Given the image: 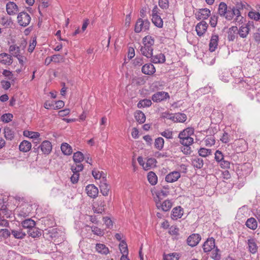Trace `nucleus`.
I'll use <instances>...</instances> for the list:
<instances>
[{"label":"nucleus","mask_w":260,"mask_h":260,"mask_svg":"<svg viewBox=\"0 0 260 260\" xmlns=\"http://www.w3.org/2000/svg\"><path fill=\"white\" fill-rule=\"evenodd\" d=\"M0 23L5 27H8L12 24V22L10 18L8 17H2L1 19Z\"/></svg>","instance_id":"obj_53"},{"label":"nucleus","mask_w":260,"mask_h":260,"mask_svg":"<svg viewBox=\"0 0 260 260\" xmlns=\"http://www.w3.org/2000/svg\"><path fill=\"white\" fill-rule=\"evenodd\" d=\"M158 5L162 9H167L169 7V1L159 0Z\"/></svg>","instance_id":"obj_64"},{"label":"nucleus","mask_w":260,"mask_h":260,"mask_svg":"<svg viewBox=\"0 0 260 260\" xmlns=\"http://www.w3.org/2000/svg\"><path fill=\"white\" fill-rule=\"evenodd\" d=\"M0 62L5 65H10L13 62L12 56L6 53L0 54Z\"/></svg>","instance_id":"obj_19"},{"label":"nucleus","mask_w":260,"mask_h":260,"mask_svg":"<svg viewBox=\"0 0 260 260\" xmlns=\"http://www.w3.org/2000/svg\"><path fill=\"white\" fill-rule=\"evenodd\" d=\"M156 160L154 158H150L147 159L144 165V170H148L155 166Z\"/></svg>","instance_id":"obj_34"},{"label":"nucleus","mask_w":260,"mask_h":260,"mask_svg":"<svg viewBox=\"0 0 260 260\" xmlns=\"http://www.w3.org/2000/svg\"><path fill=\"white\" fill-rule=\"evenodd\" d=\"M28 234L32 238H36L39 237L41 233L38 229L34 226L28 230Z\"/></svg>","instance_id":"obj_39"},{"label":"nucleus","mask_w":260,"mask_h":260,"mask_svg":"<svg viewBox=\"0 0 260 260\" xmlns=\"http://www.w3.org/2000/svg\"><path fill=\"white\" fill-rule=\"evenodd\" d=\"M170 96L168 92L159 91L155 93L152 95V100L154 102H160L164 100L169 99Z\"/></svg>","instance_id":"obj_7"},{"label":"nucleus","mask_w":260,"mask_h":260,"mask_svg":"<svg viewBox=\"0 0 260 260\" xmlns=\"http://www.w3.org/2000/svg\"><path fill=\"white\" fill-rule=\"evenodd\" d=\"M95 249L99 253L103 254H107L109 252L108 248L103 244H97Z\"/></svg>","instance_id":"obj_32"},{"label":"nucleus","mask_w":260,"mask_h":260,"mask_svg":"<svg viewBox=\"0 0 260 260\" xmlns=\"http://www.w3.org/2000/svg\"><path fill=\"white\" fill-rule=\"evenodd\" d=\"M248 15L251 19L255 21H258L260 18V13L259 12L250 11Z\"/></svg>","instance_id":"obj_56"},{"label":"nucleus","mask_w":260,"mask_h":260,"mask_svg":"<svg viewBox=\"0 0 260 260\" xmlns=\"http://www.w3.org/2000/svg\"><path fill=\"white\" fill-rule=\"evenodd\" d=\"M9 50L12 54H15L16 56L19 54V48L16 45H11L9 48Z\"/></svg>","instance_id":"obj_63"},{"label":"nucleus","mask_w":260,"mask_h":260,"mask_svg":"<svg viewBox=\"0 0 260 260\" xmlns=\"http://www.w3.org/2000/svg\"><path fill=\"white\" fill-rule=\"evenodd\" d=\"M171 119L175 122H183L186 121L187 117L184 113H177L172 116Z\"/></svg>","instance_id":"obj_26"},{"label":"nucleus","mask_w":260,"mask_h":260,"mask_svg":"<svg viewBox=\"0 0 260 260\" xmlns=\"http://www.w3.org/2000/svg\"><path fill=\"white\" fill-rule=\"evenodd\" d=\"M119 249L120 250L121 253H122V255L128 254V249L127 244L125 242L122 241L119 244Z\"/></svg>","instance_id":"obj_49"},{"label":"nucleus","mask_w":260,"mask_h":260,"mask_svg":"<svg viewBox=\"0 0 260 260\" xmlns=\"http://www.w3.org/2000/svg\"><path fill=\"white\" fill-rule=\"evenodd\" d=\"M11 233L15 238L18 239H22L26 236V234L22 230L17 231L13 230H12Z\"/></svg>","instance_id":"obj_40"},{"label":"nucleus","mask_w":260,"mask_h":260,"mask_svg":"<svg viewBox=\"0 0 260 260\" xmlns=\"http://www.w3.org/2000/svg\"><path fill=\"white\" fill-rule=\"evenodd\" d=\"M37 45V38L36 37H33L30 41L28 51L31 53L34 50Z\"/></svg>","instance_id":"obj_48"},{"label":"nucleus","mask_w":260,"mask_h":260,"mask_svg":"<svg viewBox=\"0 0 260 260\" xmlns=\"http://www.w3.org/2000/svg\"><path fill=\"white\" fill-rule=\"evenodd\" d=\"M247 244L249 251L252 254L257 252L258 246L256 243V240L253 238H250L247 240Z\"/></svg>","instance_id":"obj_11"},{"label":"nucleus","mask_w":260,"mask_h":260,"mask_svg":"<svg viewBox=\"0 0 260 260\" xmlns=\"http://www.w3.org/2000/svg\"><path fill=\"white\" fill-rule=\"evenodd\" d=\"M205 145L206 146L210 147L215 144V138L213 136H210L205 138L204 140Z\"/></svg>","instance_id":"obj_54"},{"label":"nucleus","mask_w":260,"mask_h":260,"mask_svg":"<svg viewBox=\"0 0 260 260\" xmlns=\"http://www.w3.org/2000/svg\"><path fill=\"white\" fill-rule=\"evenodd\" d=\"M211 150L205 148H201L198 150V154L200 156L206 157L211 154Z\"/></svg>","instance_id":"obj_44"},{"label":"nucleus","mask_w":260,"mask_h":260,"mask_svg":"<svg viewBox=\"0 0 260 260\" xmlns=\"http://www.w3.org/2000/svg\"><path fill=\"white\" fill-rule=\"evenodd\" d=\"M151 61L154 63H162L165 62V56L162 53H159L150 57Z\"/></svg>","instance_id":"obj_23"},{"label":"nucleus","mask_w":260,"mask_h":260,"mask_svg":"<svg viewBox=\"0 0 260 260\" xmlns=\"http://www.w3.org/2000/svg\"><path fill=\"white\" fill-rule=\"evenodd\" d=\"M92 175L95 179H100L102 178V181L105 180L104 175V173L102 171H100L96 169H94L92 171Z\"/></svg>","instance_id":"obj_37"},{"label":"nucleus","mask_w":260,"mask_h":260,"mask_svg":"<svg viewBox=\"0 0 260 260\" xmlns=\"http://www.w3.org/2000/svg\"><path fill=\"white\" fill-rule=\"evenodd\" d=\"M101 192L104 196H107L110 190V186L106 182V180L102 181L100 185Z\"/></svg>","instance_id":"obj_29"},{"label":"nucleus","mask_w":260,"mask_h":260,"mask_svg":"<svg viewBox=\"0 0 260 260\" xmlns=\"http://www.w3.org/2000/svg\"><path fill=\"white\" fill-rule=\"evenodd\" d=\"M17 19L19 25L25 27L29 24L31 17L27 13L22 12L18 15Z\"/></svg>","instance_id":"obj_3"},{"label":"nucleus","mask_w":260,"mask_h":260,"mask_svg":"<svg viewBox=\"0 0 260 260\" xmlns=\"http://www.w3.org/2000/svg\"><path fill=\"white\" fill-rule=\"evenodd\" d=\"M143 44L153 47L154 44V39L151 36H145L143 39Z\"/></svg>","instance_id":"obj_41"},{"label":"nucleus","mask_w":260,"mask_h":260,"mask_svg":"<svg viewBox=\"0 0 260 260\" xmlns=\"http://www.w3.org/2000/svg\"><path fill=\"white\" fill-rule=\"evenodd\" d=\"M193 139L191 137L180 140V142L184 146H190L192 144Z\"/></svg>","instance_id":"obj_57"},{"label":"nucleus","mask_w":260,"mask_h":260,"mask_svg":"<svg viewBox=\"0 0 260 260\" xmlns=\"http://www.w3.org/2000/svg\"><path fill=\"white\" fill-rule=\"evenodd\" d=\"M170 192V187L169 185H164L160 190L155 191L156 197L154 199H162L164 197L168 196Z\"/></svg>","instance_id":"obj_6"},{"label":"nucleus","mask_w":260,"mask_h":260,"mask_svg":"<svg viewBox=\"0 0 260 260\" xmlns=\"http://www.w3.org/2000/svg\"><path fill=\"white\" fill-rule=\"evenodd\" d=\"M193 133V129L192 128H187L184 129L182 132H180L179 135V138L180 140L187 138L191 137V135Z\"/></svg>","instance_id":"obj_30"},{"label":"nucleus","mask_w":260,"mask_h":260,"mask_svg":"<svg viewBox=\"0 0 260 260\" xmlns=\"http://www.w3.org/2000/svg\"><path fill=\"white\" fill-rule=\"evenodd\" d=\"M142 72L146 75H151L155 72V68L151 63H146L142 68Z\"/></svg>","instance_id":"obj_17"},{"label":"nucleus","mask_w":260,"mask_h":260,"mask_svg":"<svg viewBox=\"0 0 260 260\" xmlns=\"http://www.w3.org/2000/svg\"><path fill=\"white\" fill-rule=\"evenodd\" d=\"M164 145V140L162 138L159 137L155 139L154 146L156 149L159 150H161L163 148Z\"/></svg>","instance_id":"obj_46"},{"label":"nucleus","mask_w":260,"mask_h":260,"mask_svg":"<svg viewBox=\"0 0 260 260\" xmlns=\"http://www.w3.org/2000/svg\"><path fill=\"white\" fill-rule=\"evenodd\" d=\"M43 153L48 154L52 150L51 143L48 141H43L39 146Z\"/></svg>","instance_id":"obj_20"},{"label":"nucleus","mask_w":260,"mask_h":260,"mask_svg":"<svg viewBox=\"0 0 260 260\" xmlns=\"http://www.w3.org/2000/svg\"><path fill=\"white\" fill-rule=\"evenodd\" d=\"M87 226L89 227L88 225H87ZM90 228L91 229L92 232L96 235L101 236H103L104 234L103 230L98 228L97 226H90Z\"/></svg>","instance_id":"obj_50"},{"label":"nucleus","mask_w":260,"mask_h":260,"mask_svg":"<svg viewBox=\"0 0 260 260\" xmlns=\"http://www.w3.org/2000/svg\"><path fill=\"white\" fill-rule=\"evenodd\" d=\"M148 180L149 183L154 185L156 184L157 182V177L156 174L153 172H150L147 175Z\"/></svg>","instance_id":"obj_38"},{"label":"nucleus","mask_w":260,"mask_h":260,"mask_svg":"<svg viewBox=\"0 0 260 260\" xmlns=\"http://www.w3.org/2000/svg\"><path fill=\"white\" fill-rule=\"evenodd\" d=\"M152 21L154 24L159 28H161L163 26V21L159 15H154L152 17Z\"/></svg>","instance_id":"obj_35"},{"label":"nucleus","mask_w":260,"mask_h":260,"mask_svg":"<svg viewBox=\"0 0 260 260\" xmlns=\"http://www.w3.org/2000/svg\"><path fill=\"white\" fill-rule=\"evenodd\" d=\"M26 134H28V136L30 138H32V139L38 138L40 136V134L38 132H28V131L24 132V135L26 136Z\"/></svg>","instance_id":"obj_62"},{"label":"nucleus","mask_w":260,"mask_h":260,"mask_svg":"<svg viewBox=\"0 0 260 260\" xmlns=\"http://www.w3.org/2000/svg\"><path fill=\"white\" fill-rule=\"evenodd\" d=\"M13 116L10 113H7L3 115L1 117V120L5 122H9L12 120Z\"/></svg>","instance_id":"obj_59"},{"label":"nucleus","mask_w":260,"mask_h":260,"mask_svg":"<svg viewBox=\"0 0 260 260\" xmlns=\"http://www.w3.org/2000/svg\"><path fill=\"white\" fill-rule=\"evenodd\" d=\"M21 225L23 228L29 230L36 226V222L31 218H28L22 221Z\"/></svg>","instance_id":"obj_31"},{"label":"nucleus","mask_w":260,"mask_h":260,"mask_svg":"<svg viewBox=\"0 0 260 260\" xmlns=\"http://www.w3.org/2000/svg\"><path fill=\"white\" fill-rule=\"evenodd\" d=\"M164 260H178L179 255L177 253H169L164 255Z\"/></svg>","instance_id":"obj_51"},{"label":"nucleus","mask_w":260,"mask_h":260,"mask_svg":"<svg viewBox=\"0 0 260 260\" xmlns=\"http://www.w3.org/2000/svg\"><path fill=\"white\" fill-rule=\"evenodd\" d=\"M149 24L150 22L147 20H143L139 18L136 23L135 30L136 32L146 30L148 29Z\"/></svg>","instance_id":"obj_5"},{"label":"nucleus","mask_w":260,"mask_h":260,"mask_svg":"<svg viewBox=\"0 0 260 260\" xmlns=\"http://www.w3.org/2000/svg\"><path fill=\"white\" fill-rule=\"evenodd\" d=\"M215 247V240L213 238H208L203 246V250L205 252H210Z\"/></svg>","instance_id":"obj_10"},{"label":"nucleus","mask_w":260,"mask_h":260,"mask_svg":"<svg viewBox=\"0 0 260 260\" xmlns=\"http://www.w3.org/2000/svg\"><path fill=\"white\" fill-rule=\"evenodd\" d=\"M237 31H238V28L237 26H232L230 28L228 37L229 41H233L235 39L236 36L234 34Z\"/></svg>","instance_id":"obj_45"},{"label":"nucleus","mask_w":260,"mask_h":260,"mask_svg":"<svg viewBox=\"0 0 260 260\" xmlns=\"http://www.w3.org/2000/svg\"><path fill=\"white\" fill-rule=\"evenodd\" d=\"M210 15V11L209 9L205 8L200 9L196 14V16L198 20H204L207 19Z\"/></svg>","instance_id":"obj_14"},{"label":"nucleus","mask_w":260,"mask_h":260,"mask_svg":"<svg viewBox=\"0 0 260 260\" xmlns=\"http://www.w3.org/2000/svg\"><path fill=\"white\" fill-rule=\"evenodd\" d=\"M223 155L222 153L219 150H216L215 153V159L217 162H220L223 159Z\"/></svg>","instance_id":"obj_61"},{"label":"nucleus","mask_w":260,"mask_h":260,"mask_svg":"<svg viewBox=\"0 0 260 260\" xmlns=\"http://www.w3.org/2000/svg\"><path fill=\"white\" fill-rule=\"evenodd\" d=\"M208 24L204 21H202L199 23L196 27V30L199 36H203L207 30Z\"/></svg>","instance_id":"obj_13"},{"label":"nucleus","mask_w":260,"mask_h":260,"mask_svg":"<svg viewBox=\"0 0 260 260\" xmlns=\"http://www.w3.org/2000/svg\"><path fill=\"white\" fill-rule=\"evenodd\" d=\"M32 210L31 206L28 204H25L23 206L22 209L19 211L18 216L21 217H25L29 215Z\"/></svg>","instance_id":"obj_18"},{"label":"nucleus","mask_w":260,"mask_h":260,"mask_svg":"<svg viewBox=\"0 0 260 260\" xmlns=\"http://www.w3.org/2000/svg\"><path fill=\"white\" fill-rule=\"evenodd\" d=\"M87 195L90 198H95L99 194L98 188L93 184H89L86 187Z\"/></svg>","instance_id":"obj_9"},{"label":"nucleus","mask_w":260,"mask_h":260,"mask_svg":"<svg viewBox=\"0 0 260 260\" xmlns=\"http://www.w3.org/2000/svg\"><path fill=\"white\" fill-rule=\"evenodd\" d=\"M51 61L54 62H60L63 61V57L60 54L54 55L49 59V63Z\"/></svg>","instance_id":"obj_52"},{"label":"nucleus","mask_w":260,"mask_h":260,"mask_svg":"<svg viewBox=\"0 0 260 260\" xmlns=\"http://www.w3.org/2000/svg\"><path fill=\"white\" fill-rule=\"evenodd\" d=\"M218 12L220 16L224 17L227 20H232L231 7H228L225 3L221 2L219 4Z\"/></svg>","instance_id":"obj_1"},{"label":"nucleus","mask_w":260,"mask_h":260,"mask_svg":"<svg viewBox=\"0 0 260 260\" xmlns=\"http://www.w3.org/2000/svg\"><path fill=\"white\" fill-rule=\"evenodd\" d=\"M5 137L6 139L12 140L14 136V132L9 127H5L4 128Z\"/></svg>","instance_id":"obj_43"},{"label":"nucleus","mask_w":260,"mask_h":260,"mask_svg":"<svg viewBox=\"0 0 260 260\" xmlns=\"http://www.w3.org/2000/svg\"><path fill=\"white\" fill-rule=\"evenodd\" d=\"M11 235V232L7 229L0 230V237L7 239Z\"/></svg>","instance_id":"obj_58"},{"label":"nucleus","mask_w":260,"mask_h":260,"mask_svg":"<svg viewBox=\"0 0 260 260\" xmlns=\"http://www.w3.org/2000/svg\"><path fill=\"white\" fill-rule=\"evenodd\" d=\"M135 118L139 123H143L146 120L145 114L140 111H137L135 112Z\"/></svg>","instance_id":"obj_33"},{"label":"nucleus","mask_w":260,"mask_h":260,"mask_svg":"<svg viewBox=\"0 0 260 260\" xmlns=\"http://www.w3.org/2000/svg\"><path fill=\"white\" fill-rule=\"evenodd\" d=\"M143 46L141 47L140 49L141 53L146 56L147 58H149L152 57L153 54V47L149 46L148 45L143 44Z\"/></svg>","instance_id":"obj_15"},{"label":"nucleus","mask_w":260,"mask_h":260,"mask_svg":"<svg viewBox=\"0 0 260 260\" xmlns=\"http://www.w3.org/2000/svg\"><path fill=\"white\" fill-rule=\"evenodd\" d=\"M151 101L150 100L148 99H144L143 100L140 101L138 105L137 106L138 108H141L142 107H149L151 105Z\"/></svg>","instance_id":"obj_47"},{"label":"nucleus","mask_w":260,"mask_h":260,"mask_svg":"<svg viewBox=\"0 0 260 260\" xmlns=\"http://www.w3.org/2000/svg\"><path fill=\"white\" fill-rule=\"evenodd\" d=\"M6 10L9 15H14L17 13L18 9L15 3L13 2H9L6 5Z\"/></svg>","instance_id":"obj_16"},{"label":"nucleus","mask_w":260,"mask_h":260,"mask_svg":"<svg viewBox=\"0 0 260 260\" xmlns=\"http://www.w3.org/2000/svg\"><path fill=\"white\" fill-rule=\"evenodd\" d=\"M161 199H154L156 206L158 209H161L163 211H168L172 207V203L171 200H166L162 203H161Z\"/></svg>","instance_id":"obj_4"},{"label":"nucleus","mask_w":260,"mask_h":260,"mask_svg":"<svg viewBox=\"0 0 260 260\" xmlns=\"http://www.w3.org/2000/svg\"><path fill=\"white\" fill-rule=\"evenodd\" d=\"M83 169V166L81 164L72 166L71 170L73 174L70 177V179L72 183L75 184L78 182L79 177V172L82 171Z\"/></svg>","instance_id":"obj_2"},{"label":"nucleus","mask_w":260,"mask_h":260,"mask_svg":"<svg viewBox=\"0 0 260 260\" xmlns=\"http://www.w3.org/2000/svg\"><path fill=\"white\" fill-rule=\"evenodd\" d=\"M181 175L178 171H173L166 175L165 180L167 182L173 183L178 180Z\"/></svg>","instance_id":"obj_12"},{"label":"nucleus","mask_w":260,"mask_h":260,"mask_svg":"<svg viewBox=\"0 0 260 260\" xmlns=\"http://www.w3.org/2000/svg\"><path fill=\"white\" fill-rule=\"evenodd\" d=\"M235 145L239 147V151H245L247 149V143L244 139H239L236 140L235 143Z\"/></svg>","instance_id":"obj_36"},{"label":"nucleus","mask_w":260,"mask_h":260,"mask_svg":"<svg viewBox=\"0 0 260 260\" xmlns=\"http://www.w3.org/2000/svg\"><path fill=\"white\" fill-rule=\"evenodd\" d=\"M201 239V237L199 234H193L187 239V243L188 245L194 247L199 243Z\"/></svg>","instance_id":"obj_8"},{"label":"nucleus","mask_w":260,"mask_h":260,"mask_svg":"<svg viewBox=\"0 0 260 260\" xmlns=\"http://www.w3.org/2000/svg\"><path fill=\"white\" fill-rule=\"evenodd\" d=\"M218 36L217 35H212L209 43V50L211 52L215 50L218 45Z\"/></svg>","instance_id":"obj_21"},{"label":"nucleus","mask_w":260,"mask_h":260,"mask_svg":"<svg viewBox=\"0 0 260 260\" xmlns=\"http://www.w3.org/2000/svg\"><path fill=\"white\" fill-rule=\"evenodd\" d=\"M73 160L76 163H80L84 159V156L82 152L77 151L74 153Z\"/></svg>","instance_id":"obj_42"},{"label":"nucleus","mask_w":260,"mask_h":260,"mask_svg":"<svg viewBox=\"0 0 260 260\" xmlns=\"http://www.w3.org/2000/svg\"><path fill=\"white\" fill-rule=\"evenodd\" d=\"M245 225L248 228L252 230H255L257 228L258 223L255 218L250 217L247 219Z\"/></svg>","instance_id":"obj_24"},{"label":"nucleus","mask_w":260,"mask_h":260,"mask_svg":"<svg viewBox=\"0 0 260 260\" xmlns=\"http://www.w3.org/2000/svg\"><path fill=\"white\" fill-rule=\"evenodd\" d=\"M183 214V210L180 206L176 207L173 209L172 211V218L177 219L182 217Z\"/></svg>","instance_id":"obj_22"},{"label":"nucleus","mask_w":260,"mask_h":260,"mask_svg":"<svg viewBox=\"0 0 260 260\" xmlns=\"http://www.w3.org/2000/svg\"><path fill=\"white\" fill-rule=\"evenodd\" d=\"M240 37L244 38L247 37L249 32V27L247 24L242 25L239 29L237 31Z\"/></svg>","instance_id":"obj_25"},{"label":"nucleus","mask_w":260,"mask_h":260,"mask_svg":"<svg viewBox=\"0 0 260 260\" xmlns=\"http://www.w3.org/2000/svg\"><path fill=\"white\" fill-rule=\"evenodd\" d=\"M192 165L197 169H201L204 165V160L198 156H195L191 159Z\"/></svg>","instance_id":"obj_28"},{"label":"nucleus","mask_w":260,"mask_h":260,"mask_svg":"<svg viewBox=\"0 0 260 260\" xmlns=\"http://www.w3.org/2000/svg\"><path fill=\"white\" fill-rule=\"evenodd\" d=\"M19 147L20 151L23 152H27L30 150L31 144L28 141L24 140L20 143Z\"/></svg>","instance_id":"obj_27"},{"label":"nucleus","mask_w":260,"mask_h":260,"mask_svg":"<svg viewBox=\"0 0 260 260\" xmlns=\"http://www.w3.org/2000/svg\"><path fill=\"white\" fill-rule=\"evenodd\" d=\"M232 19L234 16H236V20H238L241 16V13L239 9L234 7H231Z\"/></svg>","instance_id":"obj_55"},{"label":"nucleus","mask_w":260,"mask_h":260,"mask_svg":"<svg viewBox=\"0 0 260 260\" xmlns=\"http://www.w3.org/2000/svg\"><path fill=\"white\" fill-rule=\"evenodd\" d=\"M219 252V249L216 247V249L212 252V255L211 256L212 258L214 260H220L221 256Z\"/></svg>","instance_id":"obj_60"}]
</instances>
